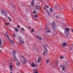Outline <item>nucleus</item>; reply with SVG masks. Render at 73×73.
<instances>
[{
	"mask_svg": "<svg viewBox=\"0 0 73 73\" xmlns=\"http://www.w3.org/2000/svg\"><path fill=\"white\" fill-rule=\"evenodd\" d=\"M52 27H53H53H55V23L54 22H52Z\"/></svg>",
	"mask_w": 73,
	"mask_h": 73,
	"instance_id": "9b49d317",
	"label": "nucleus"
},
{
	"mask_svg": "<svg viewBox=\"0 0 73 73\" xmlns=\"http://www.w3.org/2000/svg\"><path fill=\"white\" fill-rule=\"evenodd\" d=\"M46 32L47 33H50V31L49 30H48Z\"/></svg>",
	"mask_w": 73,
	"mask_h": 73,
	"instance_id": "dca6fc26",
	"label": "nucleus"
},
{
	"mask_svg": "<svg viewBox=\"0 0 73 73\" xmlns=\"http://www.w3.org/2000/svg\"><path fill=\"white\" fill-rule=\"evenodd\" d=\"M34 1L33 0L31 2V4H32V6H33L34 5H35V4L33 3Z\"/></svg>",
	"mask_w": 73,
	"mask_h": 73,
	"instance_id": "ddd939ff",
	"label": "nucleus"
},
{
	"mask_svg": "<svg viewBox=\"0 0 73 73\" xmlns=\"http://www.w3.org/2000/svg\"><path fill=\"white\" fill-rule=\"evenodd\" d=\"M65 70V68L63 67L62 68V70Z\"/></svg>",
	"mask_w": 73,
	"mask_h": 73,
	"instance_id": "e433bc0d",
	"label": "nucleus"
},
{
	"mask_svg": "<svg viewBox=\"0 0 73 73\" xmlns=\"http://www.w3.org/2000/svg\"><path fill=\"white\" fill-rule=\"evenodd\" d=\"M18 28H20V25H18L17 26Z\"/></svg>",
	"mask_w": 73,
	"mask_h": 73,
	"instance_id": "c756f323",
	"label": "nucleus"
},
{
	"mask_svg": "<svg viewBox=\"0 0 73 73\" xmlns=\"http://www.w3.org/2000/svg\"><path fill=\"white\" fill-rule=\"evenodd\" d=\"M8 18L10 20V21H11V19L9 17H8Z\"/></svg>",
	"mask_w": 73,
	"mask_h": 73,
	"instance_id": "a878e982",
	"label": "nucleus"
},
{
	"mask_svg": "<svg viewBox=\"0 0 73 73\" xmlns=\"http://www.w3.org/2000/svg\"><path fill=\"white\" fill-rule=\"evenodd\" d=\"M0 52H2V50H0Z\"/></svg>",
	"mask_w": 73,
	"mask_h": 73,
	"instance_id": "ea45409f",
	"label": "nucleus"
},
{
	"mask_svg": "<svg viewBox=\"0 0 73 73\" xmlns=\"http://www.w3.org/2000/svg\"><path fill=\"white\" fill-rule=\"evenodd\" d=\"M19 40L20 41H21V42H22V43H24V41H23V40H21V39H19Z\"/></svg>",
	"mask_w": 73,
	"mask_h": 73,
	"instance_id": "4be33fe9",
	"label": "nucleus"
},
{
	"mask_svg": "<svg viewBox=\"0 0 73 73\" xmlns=\"http://www.w3.org/2000/svg\"><path fill=\"white\" fill-rule=\"evenodd\" d=\"M3 39V38H0V46H1V44L2 42H1V40ZM0 48H1V46H0Z\"/></svg>",
	"mask_w": 73,
	"mask_h": 73,
	"instance_id": "6e6552de",
	"label": "nucleus"
},
{
	"mask_svg": "<svg viewBox=\"0 0 73 73\" xmlns=\"http://www.w3.org/2000/svg\"><path fill=\"white\" fill-rule=\"evenodd\" d=\"M49 62V59H47L46 60V63H48V62Z\"/></svg>",
	"mask_w": 73,
	"mask_h": 73,
	"instance_id": "f3484780",
	"label": "nucleus"
},
{
	"mask_svg": "<svg viewBox=\"0 0 73 73\" xmlns=\"http://www.w3.org/2000/svg\"><path fill=\"white\" fill-rule=\"evenodd\" d=\"M33 13L34 14H36V10H34V11H33Z\"/></svg>",
	"mask_w": 73,
	"mask_h": 73,
	"instance_id": "aec40b11",
	"label": "nucleus"
},
{
	"mask_svg": "<svg viewBox=\"0 0 73 73\" xmlns=\"http://www.w3.org/2000/svg\"><path fill=\"white\" fill-rule=\"evenodd\" d=\"M14 37H16V35H15L14 33Z\"/></svg>",
	"mask_w": 73,
	"mask_h": 73,
	"instance_id": "4c0bfd02",
	"label": "nucleus"
},
{
	"mask_svg": "<svg viewBox=\"0 0 73 73\" xmlns=\"http://www.w3.org/2000/svg\"><path fill=\"white\" fill-rule=\"evenodd\" d=\"M56 17L57 19V18H58V17Z\"/></svg>",
	"mask_w": 73,
	"mask_h": 73,
	"instance_id": "79ce46f5",
	"label": "nucleus"
},
{
	"mask_svg": "<svg viewBox=\"0 0 73 73\" xmlns=\"http://www.w3.org/2000/svg\"><path fill=\"white\" fill-rule=\"evenodd\" d=\"M27 62V59L25 58H23V63L25 64Z\"/></svg>",
	"mask_w": 73,
	"mask_h": 73,
	"instance_id": "39448f33",
	"label": "nucleus"
},
{
	"mask_svg": "<svg viewBox=\"0 0 73 73\" xmlns=\"http://www.w3.org/2000/svg\"><path fill=\"white\" fill-rule=\"evenodd\" d=\"M67 45V43L66 42H64L62 43V46H66Z\"/></svg>",
	"mask_w": 73,
	"mask_h": 73,
	"instance_id": "423d86ee",
	"label": "nucleus"
},
{
	"mask_svg": "<svg viewBox=\"0 0 73 73\" xmlns=\"http://www.w3.org/2000/svg\"><path fill=\"white\" fill-rule=\"evenodd\" d=\"M10 73H12V72H11Z\"/></svg>",
	"mask_w": 73,
	"mask_h": 73,
	"instance_id": "37998d69",
	"label": "nucleus"
},
{
	"mask_svg": "<svg viewBox=\"0 0 73 73\" xmlns=\"http://www.w3.org/2000/svg\"><path fill=\"white\" fill-rule=\"evenodd\" d=\"M7 37L9 39V36L8 35H7Z\"/></svg>",
	"mask_w": 73,
	"mask_h": 73,
	"instance_id": "72a5a7b5",
	"label": "nucleus"
},
{
	"mask_svg": "<svg viewBox=\"0 0 73 73\" xmlns=\"http://www.w3.org/2000/svg\"><path fill=\"white\" fill-rule=\"evenodd\" d=\"M6 25H9L10 24V23H7L6 24Z\"/></svg>",
	"mask_w": 73,
	"mask_h": 73,
	"instance_id": "b1692460",
	"label": "nucleus"
},
{
	"mask_svg": "<svg viewBox=\"0 0 73 73\" xmlns=\"http://www.w3.org/2000/svg\"><path fill=\"white\" fill-rule=\"evenodd\" d=\"M31 31L32 32H33L34 31V30H33V29H32Z\"/></svg>",
	"mask_w": 73,
	"mask_h": 73,
	"instance_id": "473e14b6",
	"label": "nucleus"
},
{
	"mask_svg": "<svg viewBox=\"0 0 73 73\" xmlns=\"http://www.w3.org/2000/svg\"><path fill=\"white\" fill-rule=\"evenodd\" d=\"M36 9H39L40 8V6H36Z\"/></svg>",
	"mask_w": 73,
	"mask_h": 73,
	"instance_id": "2eb2a0df",
	"label": "nucleus"
},
{
	"mask_svg": "<svg viewBox=\"0 0 73 73\" xmlns=\"http://www.w3.org/2000/svg\"><path fill=\"white\" fill-rule=\"evenodd\" d=\"M22 31H24V29L23 28H22L21 29Z\"/></svg>",
	"mask_w": 73,
	"mask_h": 73,
	"instance_id": "f704fd0d",
	"label": "nucleus"
},
{
	"mask_svg": "<svg viewBox=\"0 0 73 73\" xmlns=\"http://www.w3.org/2000/svg\"><path fill=\"white\" fill-rule=\"evenodd\" d=\"M43 47L45 50V51L43 52V55H44V56H46V53H47V52H48V50L46 49L47 47L45 45H43Z\"/></svg>",
	"mask_w": 73,
	"mask_h": 73,
	"instance_id": "f257e3e1",
	"label": "nucleus"
},
{
	"mask_svg": "<svg viewBox=\"0 0 73 73\" xmlns=\"http://www.w3.org/2000/svg\"><path fill=\"white\" fill-rule=\"evenodd\" d=\"M1 13L3 15H7V13L6 11H4L3 12H2Z\"/></svg>",
	"mask_w": 73,
	"mask_h": 73,
	"instance_id": "0eeeda50",
	"label": "nucleus"
},
{
	"mask_svg": "<svg viewBox=\"0 0 73 73\" xmlns=\"http://www.w3.org/2000/svg\"><path fill=\"white\" fill-rule=\"evenodd\" d=\"M31 65L33 67V68H34V67H37V66L36 64H35L34 62L32 63L31 64Z\"/></svg>",
	"mask_w": 73,
	"mask_h": 73,
	"instance_id": "20e7f679",
	"label": "nucleus"
},
{
	"mask_svg": "<svg viewBox=\"0 0 73 73\" xmlns=\"http://www.w3.org/2000/svg\"><path fill=\"white\" fill-rule=\"evenodd\" d=\"M21 57L22 58H23V57H24L23 56H21Z\"/></svg>",
	"mask_w": 73,
	"mask_h": 73,
	"instance_id": "c9c22d12",
	"label": "nucleus"
},
{
	"mask_svg": "<svg viewBox=\"0 0 73 73\" xmlns=\"http://www.w3.org/2000/svg\"><path fill=\"white\" fill-rule=\"evenodd\" d=\"M72 10H73V9H72Z\"/></svg>",
	"mask_w": 73,
	"mask_h": 73,
	"instance_id": "c03bdc74",
	"label": "nucleus"
},
{
	"mask_svg": "<svg viewBox=\"0 0 73 73\" xmlns=\"http://www.w3.org/2000/svg\"><path fill=\"white\" fill-rule=\"evenodd\" d=\"M70 31V29L69 28H65L64 29V33L66 35H69V31Z\"/></svg>",
	"mask_w": 73,
	"mask_h": 73,
	"instance_id": "f03ea898",
	"label": "nucleus"
},
{
	"mask_svg": "<svg viewBox=\"0 0 73 73\" xmlns=\"http://www.w3.org/2000/svg\"><path fill=\"white\" fill-rule=\"evenodd\" d=\"M60 58L61 59H63V58H64V57L62 56H60Z\"/></svg>",
	"mask_w": 73,
	"mask_h": 73,
	"instance_id": "7c9ffc66",
	"label": "nucleus"
},
{
	"mask_svg": "<svg viewBox=\"0 0 73 73\" xmlns=\"http://www.w3.org/2000/svg\"><path fill=\"white\" fill-rule=\"evenodd\" d=\"M71 32H72V33H73V29H71Z\"/></svg>",
	"mask_w": 73,
	"mask_h": 73,
	"instance_id": "393cba45",
	"label": "nucleus"
},
{
	"mask_svg": "<svg viewBox=\"0 0 73 73\" xmlns=\"http://www.w3.org/2000/svg\"><path fill=\"white\" fill-rule=\"evenodd\" d=\"M11 41L12 44H13V43H14V42L13 41H12V40H11Z\"/></svg>",
	"mask_w": 73,
	"mask_h": 73,
	"instance_id": "2f4dec72",
	"label": "nucleus"
},
{
	"mask_svg": "<svg viewBox=\"0 0 73 73\" xmlns=\"http://www.w3.org/2000/svg\"><path fill=\"white\" fill-rule=\"evenodd\" d=\"M46 8H49V6H45L44 7V10H45L46 9Z\"/></svg>",
	"mask_w": 73,
	"mask_h": 73,
	"instance_id": "9d476101",
	"label": "nucleus"
},
{
	"mask_svg": "<svg viewBox=\"0 0 73 73\" xmlns=\"http://www.w3.org/2000/svg\"><path fill=\"white\" fill-rule=\"evenodd\" d=\"M46 12H48V10H46Z\"/></svg>",
	"mask_w": 73,
	"mask_h": 73,
	"instance_id": "58836bf2",
	"label": "nucleus"
},
{
	"mask_svg": "<svg viewBox=\"0 0 73 73\" xmlns=\"http://www.w3.org/2000/svg\"><path fill=\"white\" fill-rule=\"evenodd\" d=\"M69 49L70 50H72V47H70L69 48Z\"/></svg>",
	"mask_w": 73,
	"mask_h": 73,
	"instance_id": "cd10ccee",
	"label": "nucleus"
},
{
	"mask_svg": "<svg viewBox=\"0 0 73 73\" xmlns=\"http://www.w3.org/2000/svg\"><path fill=\"white\" fill-rule=\"evenodd\" d=\"M47 28H48L47 27H46L45 29H47Z\"/></svg>",
	"mask_w": 73,
	"mask_h": 73,
	"instance_id": "a19ab883",
	"label": "nucleus"
},
{
	"mask_svg": "<svg viewBox=\"0 0 73 73\" xmlns=\"http://www.w3.org/2000/svg\"><path fill=\"white\" fill-rule=\"evenodd\" d=\"M34 17H35V18H37V15H35L34 16Z\"/></svg>",
	"mask_w": 73,
	"mask_h": 73,
	"instance_id": "bb28decb",
	"label": "nucleus"
},
{
	"mask_svg": "<svg viewBox=\"0 0 73 73\" xmlns=\"http://www.w3.org/2000/svg\"><path fill=\"white\" fill-rule=\"evenodd\" d=\"M9 67L10 68V70H11V71H12V66H11V65H10L9 66Z\"/></svg>",
	"mask_w": 73,
	"mask_h": 73,
	"instance_id": "f8f14e48",
	"label": "nucleus"
},
{
	"mask_svg": "<svg viewBox=\"0 0 73 73\" xmlns=\"http://www.w3.org/2000/svg\"><path fill=\"white\" fill-rule=\"evenodd\" d=\"M13 54L14 55V59L15 60L17 61V58H16V57L15 56V55H16V52L15 51L13 52Z\"/></svg>",
	"mask_w": 73,
	"mask_h": 73,
	"instance_id": "7ed1b4c3",
	"label": "nucleus"
},
{
	"mask_svg": "<svg viewBox=\"0 0 73 73\" xmlns=\"http://www.w3.org/2000/svg\"><path fill=\"white\" fill-rule=\"evenodd\" d=\"M17 66H19V65H20V63L18 62L17 63Z\"/></svg>",
	"mask_w": 73,
	"mask_h": 73,
	"instance_id": "412c9836",
	"label": "nucleus"
},
{
	"mask_svg": "<svg viewBox=\"0 0 73 73\" xmlns=\"http://www.w3.org/2000/svg\"><path fill=\"white\" fill-rule=\"evenodd\" d=\"M14 30H15V31H16V32H18V30H17V29H16V28H14Z\"/></svg>",
	"mask_w": 73,
	"mask_h": 73,
	"instance_id": "6ab92c4d",
	"label": "nucleus"
},
{
	"mask_svg": "<svg viewBox=\"0 0 73 73\" xmlns=\"http://www.w3.org/2000/svg\"><path fill=\"white\" fill-rule=\"evenodd\" d=\"M34 73H38V72L37 71H36L34 72Z\"/></svg>",
	"mask_w": 73,
	"mask_h": 73,
	"instance_id": "c85d7f7f",
	"label": "nucleus"
},
{
	"mask_svg": "<svg viewBox=\"0 0 73 73\" xmlns=\"http://www.w3.org/2000/svg\"><path fill=\"white\" fill-rule=\"evenodd\" d=\"M37 69H35L33 70L34 72H35V71L37 70Z\"/></svg>",
	"mask_w": 73,
	"mask_h": 73,
	"instance_id": "5701e85b",
	"label": "nucleus"
},
{
	"mask_svg": "<svg viewBox=\"0 0 73 73\" xmlns=\"http://www.w3.org/2000/svg\"><path fill=\"white\" fill-rule=\"evenodd\" d=\"M38 38V39H39V40H41L42 39V38H41V37H39V36H38V35H37L36 36Z\"/></svg>",
	"mask_w": 73,
	"mask_h": 73,
	"instance_id": "4468645a",
	"label": "nucleus"
},
{
	"mask_svg": "<svg viewBox=\"0 0 73 73\" xmlns=\"http://www.w3.org/2000/svg\"><path fill=\"white\" fill-rule=\"evenodd\" d=\"M41 57H39L38 58V60L37 61V63H39L40 61H41Z\"/></svg>",
	"mask_w": 73,
	"mask_h": 73,
	"instance_id": "1a4fd4ad",
	"label": "nucleus"
},
{
	"mask_svg": "<svg viewBox=\"0 0 73 73\" xmlns=\"http://www.w3.org/2000/svg\"><path fill=\"white\" fill-rule=\"evenodd\" d=\"M52 8H50V12H52Z\"/></svg>",
	"mask_w": 73,
	"mask_h": 73,
	"instance_id": "a211bd4d",
	"label": "nucleus"
}]
</instances>
